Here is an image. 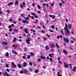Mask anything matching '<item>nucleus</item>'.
Returning a JSON list of instances; mask_svg holds the SVG:
<instances>
[{"label": "nucleus", "instance_id": "f257e3e1", "mask_svg": "<svg viewBox=\"0 0 76 76\" xmlns=\"http://www.w3.org/2000/svg\"><path fill=\"white\" fill-rule=\"evenodd\" d=\"M65 26L64 28V29L65 31H66V32L67 34L68 35H70V32L69 31V29H67V23H66L65 24Z\"/></svg>", "mask_w": 76, "mask_h": 76}, {"label": "nucleus", "instance_id": "f03ea898", "mask_svg": "<svg viewBox=\"0 0 76 76\" xmlns=\"http://www.w3.org/2000/svg\"><path fill=\"white\" fill-rule=\"evenodd\" d=\"M21 16L23 17V18H24L25 19H26V20H29V18L28 17H27V18H26L25 17V15L24 14H21Z\"/></svg>", "mask_w": 76, "mask_h": 76}, {"label": "nucleus", "instance_id": "7ed1b4c3", "mask_svg": "<svg viewBox=\"0 0 76 76\" xmlns=\"http://www.w3.org/2000/svg\"><path fill=\"white\" fill-rule=\"evenodd\" d=\"M22 22L24 23H26V24H28L29 23V22L27 20H22Z\"/></svg>", "mask_w": 76, "mask_h": 76}, {"label": "nucleus", "instance_id": "20e7f679", "mask_svg": "<svg viewBox=\"0 0 76 76\" xmlns=\"http://www.w3.org/2000/svg\"><path fill=\"white\" fill-rule=\"evenodd\" d=\"M25 2H23V4H22V5H20V7H21V8L22 9H23V7H25Z\"/></svg>", "mask_w": 76, "mask_h": 76}, {"label": "nucleus", "instance_id": "39448f33", "mask_svg": "<svg viewBox=\"0 0 76 76\" xmlns=\"http://www.w3.org/2000/svg\"><path fill=\"white\" fill-rule=\"evenodd\" d=\"M3 73L4 76H10L7 73V72H4Z\"/></svg>", "mask_w": 76, "mask_h": 76}, {"label": "nucleus", "instance_id": "423d86ee", "mask_svg": "<svg viewBox=\"0 0 76 76\" xmlns=\"http://www.w3.org/2000/svg\"><path fill=\"white\" fill-rule=\"evenodd\" d=\"M64 39L65 42H69V40L67 39H66L65 37H64Z\"/></svg>", "mask_w": 76, "mask_h": 76}, {"label": "nucleus", "instance_id": "0eeeda50", "mask_svg": "<svg viewBox=\"0 0 76 76\" xmlns=\"http://www.w3.org/2000/svg\"><path fill=\"white\" fill-rule=\"evenodd\" d=\"M64 66L65 67H66H66H68V68H69V66L68 65H66V62H65L64 63Z\"/></svg>", "mask_w": 76, "mask_h": 76}, {"label": "nucleus", "instance_id": "6e6552de", "mask_svg": "<svg viewBox=\"0 0 76 76\" xmlns=\"http://www.w3.org/2000/svg\"><path fill=\"white\" fill-rule=\"evenodd\" d=\"M12 64L13 65V67H14L15 68H16V67H17V66L15 64V63L14 62H12Z\"/></svg>", "mask_w": 76, "mask_h": 76}, {"label": "nucleus", "instance_id": "1a4fd4ad", "mask_svg": "<svg viewBox=\"0 0 76 76\" xmlns=\"http://www.w3.org/2000/svg\"><path fill=\"white\" fill-rule=\"evenodd\" d=\"M72 24H69L68 26L69 29H72Z\"/></svg>", "mask_w": 76, "mask_h": 76}, {"label": "nucleus", "instance_id": "9d476101", "mask_svg": "<svg viewBox=\"0 0 76 76\" xmlns=\"http://www.w3.org/2000/svg\"><path fill=\"white\" fill-rule=\"evenodd\" d=\"M8 44H9L8 43L6 42H2V44L3 45H7Z\"/></svg>", "mask_w": 76, "mask_h": 76}, {"label": "nucleus", "instance_id": "9b49d317", "mask_svg": "<svg viewBox=\"0 0 76 76\" xmlns=\"http://www.w3.org/2000/svg\"><path fill=\"white\" fill-rule=\"evenodd\" d=\"M30 40L27 39L26 40V43H27V44H30V42H30Z\"/></svg>", "mask_w": 76, "mask_h": 76}, {"label": "nucleus", "instance_id": "f8f14e48", "mask_svg": "<svg viewBox=\"0 0 76 76\" xmlns=\"http://www.w3.org/2000/svg\"><path fill=\"white\" fill-rule=\"evenodd\" d=\"M49 16L50 17H52V18L53 19H55V16L54 15H50Z\"/></svg>", "mask_w": 76, "mask_h": 76}, {"label": "nucleus", "instance_id": "ddd939ff", "mask_svg": "<svg viewBox=\"0 0 76 76\" xmlns=\"http://www.w3.org/2000/svg\"><path fill=\"white\" fill-rule=\"evenodd\" d=\"M17 65L18 68H19L20 69V68H21L22 67V65H21V64H17Z\"/></svg>", "mask_w": 76, "mask_h": 76}, {"label": "nucleus", "instance_id": "4468645a", "mask_svg": "<svg viewBox=\"0 0 76 76\" xmlns=\"http://www.w3.org/2000/svg\"><path fill=\"white\" fill-rule=\"evenodd\" d=\"M13 3L10 2L9 3H8V6H10V5H13Z\"/></svg>", "mask_w": 76, "mask_h": 76}, {"label": "nucleus", "instance_id": "2eb2a0df", "mask_svg": "<svg viewBox=\"0 0 76 76\" xmlns=\"http://www.w3.org/2000/svg\"><path fill=\"white\" fill-rule=\"evenodd\" d=\"M63 52L65 54H67V52L65 50H63Z\"/></svg>", "mask_w": 76, "mask_h": 76}, {"label": "nucleus", "instance_id": "dca6fc26", "mask_svg": "<svg viewBox=\"0 0 76 76\" xmlns=\"http://www.w3.org/2000/svg\"><path fill=\"white\" fill-rule=\"evenodd\" d=\"M24 31L26 34L29 33V32H28V29H25Z\"/></svg>", "mask_w": 76, "mask_h": 76}, {"label": "nucleus", "instance_id": "f3484780", "mask_svg": "<svg viewBox=\"0 0 76 76\" xmlns=\"http://www.w3.org/2000/svg\"><path fill=\"white\" fill-rule=\"evenodd\" d=\"M23 72L24 73H28V71L26 70H25L23 71Z\"/></svg>", "mask_w": 76, "mask_h": 76}, {"label": "nucleus", "instance_id": "a211bd4d", "mask_svg": "<svg viewBox=\"0 0 76 76\" xmlns=\"http://www.w3.org/2000/svg\"><path fill=\"white\" fill-rule=\"evenodd\" d=\"M73 72H76V67L74 66V69H73Z\"/></svg>", "mask_w": 76, "mask_h": 76}, {"label": "nucleus", "instance_id": "6ab92c4d", "mask_svg": "<svg viewBox=\"0 0 76 76\" xmlns=\"http://www.w3.org/2000/svg\"><path fill=\"white\" fill-rule=\"evenodd\" d=\"M27 64V63H26V62H24L23 64L24 67H26V66Z\"/></svg>", "mask_w": 76, "mask_h": 76}, {"label": "nucleus", "instance_id": "aec40b11", "mask_svg": "<svg viewBox=\"0 0 76 76\" xmlns=\"http://www.w3.org/2000/svg\"><path fill=\"white\" fill-rule=\"evenodd\" d=\"M40 58L41 59H44L45 58V56H41L40 57Z\"/></svg>", "mask_w": 76, "mask_h": 76}, {"label": "nucleus", "instance_id": "412c9836", "mask_svg": "<svg viewBox=\"0 0 76 76\" xmlns=\"http://www.w3.org/2000/svg\"><path fill=\"white\" fill-rule=\"evenodd\" d=\"M51 48H54V47H55V45H54V44H52L51 45Z\"/></svg>", "mask_w": 76, "mask_h": 76}, {"label": "nucleus", "instance_id": "4be33fe9", "mask_svg": "<svg viewBox=\"0 0 76 76\" xmlns=\"http://www.w3.org/2000/svg\"><path fill=\"white\" fill-rule=\"evenodd\" d=\"M15 32H16L17 33H18V32L19 31V30L18 29H14Z\"/></svg>", "mask_w": 76, "mask_h": 76}, {"label": "nucleus", "instance_id": "5701e85b", "mask_svg": "<svg viewBox=\"0 0 76 76\" xmlns=\"http://www.w3.org/2000/svg\"><path fill=\"white\" fill-rule=\"evenodd\" d=\"M5 55H6V57H9V53H8L7 52L6 53H5Z\"/></svg>", "mask_w": 76, "mask_h": 76}, {"label": "nucleus", "instance_id": "b1692460", "mask_svg": "<svg viewBox=\"0 0 76 76\" xmlns=\"http://www.w3.org/2000/svg\"><path fill=\"white\" fill-rule=\"evenodd\" d=\"M18 3H19L18 2V0L16 1L15 2V4L17 5V4H18Z\"/></svg>", "mask_w": 76, "mask_h": 76}, {"label": "nucleus", "instance_id": "393cba45", "mask_svg": "<svg viewBox=\"0 0 76 76\" xmlns=\"http://www.w3.org/2000/svg\"><path fill=\"white\" fill-rule=\"evenodd\" d=\"M61 32L62 33V35H64V34L63 33V30H61Z\"/></svg>", "mask_w": 76, "mask_h": 76}, {"label": "nucleus", "instance_id": "a878e982", "mask_svg": "<svg viewBox=\"0 0 76 76\" xmlns=\"http://www.w3.org/2000/svg\"><path fill=\"white\" fill-rule=\"evenodd\" d=\"M30 55H31V56H34V53H33L31 52L30 53Z\"/></svg>", "mask_w": 76, "mask_h": 76}, {"label": "nucleus", "instance_id": "bb28decb", "mask_svg": "<svg viewBox=\"0 0 76 76\" xmlns=\"http://www.w3.org/2000/svg\"><path fill=\"white\" fill-rule=\"evenodd\" d=\"M16 38L15 37L14 38V40H13V42H16Z\"/></svg>", "mask_w": 76, "mask_h": 76}, {"label": "nucleus", "instance_id": "cd10ccee", "mask_svg": "<svg viewBox=\"0 0 76 76\" xmlns=\"http://www.w3.org/2000/svg\"><path fill=\"white\" fill-rule=\"evenodd\" d=\"M56 46L57 47V48H59V47H58V45L57 43H56Z\"/></svg>", "mask_w": 76, "mask_h": 76}, {"label": "nucleus", "instance_id": "c85d7f7f", "mask_svg": "<svg viewBox=\"0 0 76 76\" xmlns=\"http://www.w3.org/2000/svg\"><path fill=\"white\" fill-rule=\"evenodd\" d=\"M60 73L58 72L57 73L58 76H62V75H61L59 74Z\"/></svg>", "mask_w": 76, "mask_h": 76}, {"label": "nucleus", "instance_id": "c756f323", "mask_svg": "<svg viewBox=\"0 0 76 76\" xmlns=\"http://www.w3.org/2000/svg\"><path fill=\"white\" fill-rule=\"evenodd\" d=\"M5 66L7 68H9V65H8V64H6Z\"/></svg>", "mask_w": 76, "mask_h": 76}, {"label": "nucleus", "instance_id": "7c9ffc66", "mask_svg": "<svg viewBox=\"0 0 76 76\" xmlns=\"http://www.w3.org/2000/svg\"><path fill=\"white\" fill-rule=\"evenodd\" d=\"M20 74H22L23 73H23V71L22 70L20 71Z\"/></svg>", "mask_w": 76, "mask_h": 76}, {"label": "nucleus", "instance_id": "2f4dec72", "mask_svg": "<svg viewBox=\"0 0 76 76\" xmlns=\"http://www.w3.org/2000/svg\"><path fill=\"white\" fill-rule=\"evenodd\" d=\"M45 48L46 50H49V47L48 46H46V47Z\"/></svg>", "mask_w": 76, "mask_h": 76}, {"label": "nucleus", "instance_id": "473e14b6", "mask_svg": "<svg viewBox=\"0 0 76 76\" xmlns=\"http://www.w3.org/2000/svg\"><path fill=\"white\" fill-rule=\"evenodd\" d=\"M51 28L52 29H54L55 28V27H54V26L53 25L51 26Z\"/></svg>", "mask_w": 76, "mask_h": 76}, {"label": "nucleus", "instance_id": "72a5a7b5", "mask_svg": "<svg viewBox=\"0 0 76 76\" xmlns=\"http://www.w3.org/2000/svg\"><path fill=\"white\" fill-rule=\"evenodd\" d=\"M34 16L36 18H38V16L37 15H34Z\"/></svg>", "mask_w": 76, "mask_h": 76}, {"label": "nucleus", "instance_id": "f704fd0d", "mask_svg": "<svg viewBox=\"0 0 76 76\" xmlns=\"http://www.w3.org/2000/svg\"><path fill=\"white\" fill-rule=\"evenodd\" d=\"M37 7L39 9H41V7H40V6L38 5Z\"/></svg>", "mask_w": 76, "mask_h": 76}, {"label": "nucleus", "instance_id": "c9c22d12", "mask_svg": "<svg viewBox=\"0 0 76 76\" xmlns=\"http://www.w3.org/2000/svg\"><path fill=\"white\" fill-rule=\"evenodd\" d=\"M35 72L36 73H38V70H36L35 71Z\"/></svg>", "mask_w": 76, "mask_h": 76}, {"label": "nucleus", "instance_id": "e433bc0d", "mask_svg": "<svg viewBox=\"0 0 76 76\" xmlns=\"http://www.w3.org/2000/svg\"><path fill=\"white\" fill-rule=\"evenodd\" d=\"M72 39H73L74 41H76V39L75 38H72Z\"/></svg>", "mask_w": 76, "mask_h": 76}, {"label": "nucleus", "instance_id": "4c0bfd02", "mask_svg": "<svg viewBox=\"0 0 76 76\" xmlns=\"http://www.w3.org/2000/svg\"><path fill=\"white\" fill-rule=\"evenodd\" d=\"M6 70L8 72H10V70L8 69H6Z\"/></svg>", "mask_w": 76, "mask_h": 76}, {"label": "nucleus", "instance_id": "58836bf2", "mask_svg": "<svg viewBox=\"0 0 76 76\" xmlns=\"http://www.w3.org/2000/svg\"><path fill=\"white\" fill-rule=\"evenodd\" d=\"M27 58H31V56H30V55H28L27 56Z\"/></svg>", "mask_w": 76, "mask_h": 76}, {"label": "nucleus", "instance_id": "ea45409f", "mask_svg": "<svg viewBox=\"0 0 76 76\" xmlns=\"http://www.w3.org/2000/svg\"><path fill=\"white\" fill-rule=\"evenodd\" d=\"M29 64L31 66H32V62H29Z\"/></svg>", "mask_w": 76, "mask_h": 76}, {"label": "nucleus", "instance_id": "a19ab883", "mask_svg": "<svg viewBox=\"0 0 76 76\" xmlns=\"http://www.w3.org/2000/svg\"><path fill=\"white\" fill-rule=\"evenodd\" d=\"M24 59H25V58H26V57H25V56H24L23 57H22Z\"/></svg>", "mask_w": 76, "mask_h": 76}, {"label": "nucleus", "instance_id": "79ce46f5", "mask_svg": "<svg viewBox=\"0 0 76 76\" xmlns=\"http://www.w3.org/2000/svg\"><path fill=\"white\" fill-rule=\"evenodd\" d=\"M54 4V3H53L52 4H51L50 5L51 6H53Z\"/></svg>", "mask_w": 76, "mask_h": 76}, {"label": "nucleus", "instance_id": "37998d69", "mask_svg": "<svg viewBox=\"0 0 76 76\" xmlns=\"http://www.w3.org/2000/svg\"><path fill=\"white\" fill-rule=\"evenodd\" d=\"M10 22H12L13 21V20H12V18H10Z\"/></svg>", "mask_w": 76, "mask_h": 76}, {"label": "nucleus", "instance_id": "c03bdc74", "mask_svg": "<svg viewBox=\"0 0 76 76\" xmlns=\"http://www.w3.org/2000/svg\"><path fill=\"white\" fill-rule=\"evenodd\" d=\"M27 50H27V48H24V51H27Z\"/></svg>", "mask_w": 76, "mask_h": 76}, {"label": "nucleus", "instance_id": "a18cd8bd", "mask_svg": "<svg viewBox=\"0 0 76 76\" xmlns=\"http://www.w3.org/2000/svg\"><path fill=\"white\" fill-rule=\"evenodd\" d=\"M49 31H50V32H54V31H53V30H49Z\"/></svg>", "mask_w": 76, "mask_h": 76}, {"label": "nucleus", "instance_id": "49530a36", "mask_svg": "<svg viewBox=\"0 0 76 76\" xmlns=\"http://www.w3.org/2000/svg\"><path fill=\"white\" fill-rule=\"evenodd\" d=\"M29 70L31 72H32V71H33V70L32 69H31V68H30Z\"/></svg>", "mask_w": 76, "mask_h": 76}, {"label": "nucleus", "instance_id": "de8ad7c7", "mask_svg": "<svg viewBox=\"0 0 76 76\" xmlns=\"http://www.w3.org/2000/svg\"><path fill=\"white\" fill-rule=\"evenodd\" d=\"M7 13H10V11L9 10H7Z\"/></svg>", "mask_w": 76, "mask_h": 76}, {"label": "nucleus", "instance_id": "09e8293b", "mask_svg": "<svg viewBox=\"0 0 76 76\" xmlns=\"http://www.w3.org/2000/svg\"><path fill=\"white\" fill-rule=\"evenodd\" d=\"M38 61H41V58H39L38 59Z\"/></svg>", "mask_w": 76, "mask_h": 76}, {"label": "nucleus", "instance_id": "8fccbe9b", "mask_svg": "<svg viewBox=\"0 0 76 76\" xmlns=\"http://www.w3.org/2000/svg\"><path fill=\"white\" fill-rule=\"evenodd\" d=\"M42 33H45V31H44V30H42L41 31Z\"/></svg>", "mask_w": 76, "mask_h": 76}, {"label": "nucleus", "instance_id": "3c124183", "mask_svg": "<svg viewBox=\"0 0 76 76\" xmlns=\"http://www.w3.org/2000/svg\"><path fill=\"white\" fill-rule=\"evenodd\" d=\"M46 35L48 37H49V38H50V36L48 34H47Z\"/></svg>", "mask_w": 76, "mask_h": 76}, {"label": "nucleus", "instance_id": "603ef678", "mask_svg": "<svg viewBox=\"0 0 76 76\" xmlns=\"http://www.w3.org/2000/svg\"><path fill=\"white\" fill-rule=\"evenodd\" d=\"M31 15H36V14L34 13H31Z\"/></svg>", "mask_w": 76, "mask_h": 76}, {"label": "nucleus", "instance_id": "864d4df0", "mask_svg": "<svg viewBox=\"0 0 76 76\" xmlns=\"http://www.w3.org/2000/svg\"><path fill=\"white\" fill-rule=\"evenodd\" d=\"M8 28H12V26H11L10 25L9 26Z\"/></svg>", "mask_w": 76, "mask_h": 76}, {"label": "nucleus", "instance_id": "5fc2aeb1", "mask_svg": "<svg viewBox=\"0 0 76 76\" xmlns=\"http://www.w3.org/2000/svg\"><path fill=\"white\" fill-rule=\"evenodd\" d=\"M49 56H50V57H52V55H51V54H49Z\"/></svg>", "mask_w": 76, "mask_h": 76}, {"label": "nucleus", "instance_id": "6e6d98bb", "mask_svg": "<svg viewBox=\"0 0 76 76\" xmlns=\"http://www.w3.org/2000/svg\"><path fill=\"white\" fill-rule=\"evenodd\" d=\"M59 4L60 6H62V4L61 3H59Z\"/></svg>", "mask_w": 76, "mask_h": 76}, {"label": "nucleus", "instance_id": "4d7b16f0", "mask_svg": "<svg viewBox=\"0 0 76 76\" xmlns=\"http://www.w3.org/2000/svg\"><path fill=\"white\" fill-rule=\"evenodd\" d=\"M28 39L29 40H31V38L30 37H28Z\"/></svg>", "mask_w": 76, "mask_h": 76}, {"label": "nucleus", "instance_id": "13d9d810", "mask_svg": "<svg viewBox=\"0 0 76 76\" xmlns=\"http://www.w3.org/2000/svg\"><path fill=\"white\" fill-rule=\"evenodd\" d=\"M18 38H20V39H21L22 38V36H19L18 37Z\"/></svg>", "mask_w": 76, "mask_h": 76}, {"label": "nucleus", "instance_id": "bf43d9fd", "mask_svg": "<svg viewBox=\"0 0 76 76\" xmlns=\"http://www.w3.org/2000/svg\"><path fill=\"white\" fill-rule=\"evenodd\" d=\"M31 18L32 19H34V18L33 16H31Z\"/></svg>", "mask_w": 76, "mask_h": 76}, {"label": "nucleus", "instance_id": "052dcab7", "mask_svg": "<svg viewBox=\"0 0 76 76\" xmlns=\"http://www.w3.org/2000/svg\"><path fill=\"white\" fill-rule=\"evenodd\" d=\"M50 61H53V59H52V58H50Z\"/></svg>", "mask_w": 76, "mask_h": 76}, {"label": "nucleus", "instance_id": "680f3d73", "mask_svg": "<svg viewBox=\"0 0 76 76\" xmlns=\"http://www.w3.org/2000/svg\"><path fill=\"white\" fill-rule=\"evenodd\" d=\"M43 39H44V40H45V41H46V40H47V39H46V38H45V37H44V38H43Z\"/></svg>", "mask_w": 76, "mask_h": 76}, {"label": "nucleus", "instance_id": "e2e57ef3", "mask_svg": "<svg viewBox=\"0 0 76 76\" xmlns=\"http://www.w3.org/2000/svg\"><path fill=\"white\" fill-rule=\"evenodd\" d=\"M58 60H59V61H60V57H58Z\"/></svg>", "mask_w": 76, "mask_h": 76}, {"label": "nucleus", "instance_id": "0e129e2a", "mask_svg": "<svg viewBox=\"0 0 76 76\" xmlns=\"http://www.w3.org/2000/svg\"><path fill=\"white\" fill-rule=\"evenodd\" d=\"M50 51L51 52H54V50L53 49L50 50Z\"/></svg>", "mask_w": 76, "mask_h": 76}, {"label": "nucleus", "instance_id": "69168bd1", "mask_svg": "<svg viewBox=\"0 0 76 76\" xmlns=\"http://www.w3.org/2000/svg\"><path fill=\"white\" fill-rule=\"evenodd\" d=\"M43 28H44V29H45V26H44V25H43Z\"/></svg>", "mask_w": 76, "mask_h": 76}, {"label": "nucleus", "instance_id": "338daca9", "mask_svg": "<svg viewBox=\"0 0 76 76\" xmlns=\"http://www.w3.org/2000/svg\"><path fill=\"white\" fill-rule=\"evenodd\" d=\"M61 2L62 3H63V4H64V2L63 1L61 0Z\"/></svg>", "mask_w": 76, "mask_h": 76}, {"label": "nucleus", "instance_id": "774afa93", "mask_svg": "<svg viewBox=\"0 0 76 76\" xmlns=\"http://www.w3.org/2000/svg\"><path fill=\"white\" fill-rule=\"evenodd\" d=\"M57 39H58L59 38H60V37H59V36H57Z\"/></svg>", "mask_w": 76, "mask_h": 76}]
</instances>
